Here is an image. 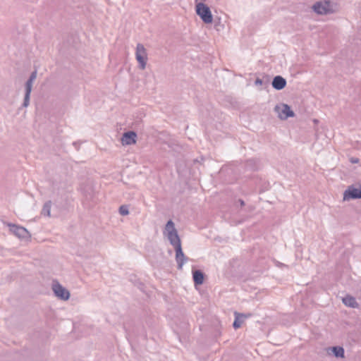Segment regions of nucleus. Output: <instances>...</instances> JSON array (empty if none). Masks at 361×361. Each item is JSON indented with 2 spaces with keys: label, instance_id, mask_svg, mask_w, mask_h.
<instances>
[{
  "label": "nucleus",
  "instance_id": "f257e3e1",
  "mask_svg": "<svg viewBox=\"0 0 361 361\" xmlns=\"http://www.w3.org/2000/svg\"><path fill=\"white\" fill-rule=\"evenodd\" d=\"M197 14L200 17L204 23H212L213 16L210 8L202 2H197L195 6Z\"/></svg>",
  "mask_w": 361,
  "mask_h": 361
},
{
  "label": "nucleus",
  "instance_id": "f03ea898",
  "mask_svg": "<svg viewBox=\"0 0 361 361\" xmlns=\"http://www.w3.org/2000/svg\"><path fill=\"white\" fill-rule=\"evenodd\" d=\"M275 110L281 119H286L288 117H293L294 116V113L290 109V106L285 104L276 106Z\"/></svg>",
  "mask_w": 361,
  "mask_h": 361
},
{
  "label": "nucleus",
  "instance_id": "7ed1b4c3",
  "mask_svg": "<svg viewBox=\"0 0 361 361\" xmlns=\"http://www.w3.org/2000/svg\"><path fill=\"white\" fill-rule=\"evenodd\" d=\"M136 59L142 69H145L147 59L146 49L142 44H137L136 50Z\"/></svg>",
  "mask_w": 361,
  "mask_h": 361
},
{
  "label": "nucleus",
  "instance_id": "20e7f679",
  "mask_svg": "<svg viewBox=\"0 0 361 361\" xmlns=\"http://www.w3.org/2000/svg\"><path fill=\"white\" fill-rule=\"evenodd\" d=\"M314 11L319 14H326L334 11L329 1L319 2L314 5Z\"/></svg>",
  "mask_w": 361,
  "mask_h": 361
},
{
  "label": "nucleus",
  "instance_id": "39448f33",
  "mask_svg": "<svg viewBox=\"0 0 361 361\" xmlns=\"http://www.w3.org/2000/svg\"><path fill=\"white\" fill-rule=\"evenodd\" d=\"M361 198V187L355 188L353 186L349 187L345 190L343 195L344 200H348L350 199Z\"/></svg>",
  "mask_w": 361,
  "mask_h": 361
},
{
  "label": "nucleus",
  "instance_id": "423d86ee",
  "mask_svg": "<svg viewBox=\"0 0 361 361\" xmlns=\"http://www.w3.org/2000/svg\"><path fill=\"white\" fill-rule=\"evenodd\" d=\"M52 289L56 295L61 299L68 300L69 298V292L63 286H61L59 283H54L53 284Z\"/></svg>",
  "mask_w": 361,
  "mask_h": 361
},
{
  "label": "nucleus",
  "instance_id": "0eeeda50",
  "mask_svg": "<svg viewBox=\"0 0 361 361\" xmlns=\"http://www.w3.org/2000/svg\"><path fill=\"white\" fill-rule=\"evenodd\" d=\"M36 77H37V72L35 71L32 73L30 79L28 80V81L26 83V94H25V102H24L25 106H27V104H28L30 94V92L32 90V82L35 80Z\"/></svg>",
  "mask_w": 361,
  "mask_h": 361
},
{
  "label": "nucleus",
  "instance_id": "6e6552de",
  "mask_svg": "<svg viewBox=\"0 0 361 361\" xmlns=\"http://www.w3.org/2000/svg\"><path fill=\"white\" fill-rule=\"evenodd\" d=\"M136 134L134 132L124 133L121 138L123 145H131L135 143Z\"/></svg>",
  "mask_w": 361,
  "mask_h": 361
},
{
  "label": "nucleus",
  "instance_id": "1a4fd4ad",
  "mask_svg": "<svg viewBox=\"0 0 361 361\" xmlns=\"http://www.w3.org/2000/svg\"><path fill=\"white\" fill-rule=\"evenodd\" d=\"M174 248L176 250V261L178 264L179 268L181 269L185 260L184 254L181 249V244L176 245Z\"/></svg>",
  "mask_w": 361,
  "mask_h": 361
},
{
  "label": "nucleus",
  "instance_id": "9d476101",
  "mask_svg": "<svg viewBox=\"0 0 361 361\" xmlns=\"http://www.w3.org/2000/svg\"><path fill=\"white\" fill-rule=\"evenodd\" d=\"M234 314L235 321L233 322V327L235 329L240 328L244 322L245 319L250 316V314H243L238 312H235Z\"/></svg>",
  "mask_w": 361,
  "mask_h": 361
},
{
  "label": "nucleus",
  "instance_id": "9b49d317",
  "mask_svg": "<svg viewBox=\"0 0 361 361\" xmlns=\"http://www.w3.org/2000/svg\"><path fill=\"white\" fill-rule=\"evenodd\" d=\"M286 85V80L281 76H276L272 81V86L276 90H282Z\"/></svg>",
  "mask_w": 361,
  "mask_h": 361
},
{
  "label": "nucleus",
  "instance_id": "f8f14e48",
  "mask_svg": "<svg viewBox=\"0 0 361 361\" xmlns=\"http://www.w3.org/2000/svg\"><path fill=\"white\" fill-rule=\"evenodd\" d=\"M168 239L170 240L171 245L176 247L178 245H180V240L178 235L177 231H170V233L165 234Z\"/></svg>",
  "mask_w": 361,
  "mask_h": 361
},
{
  "label": "nucleus",
  "instance_id": "ddd939ff",
  "mask_svg": "<svg viewBox=\"0 0 361 361\" xmlns=\"http://www.w3.org/2000/svg\"><path fill=\"white\" fill-rule=\"evenodd\" d=\"M193 280L195 285H201L204 281V275L200 271H195L193 272Z\"/></svg>",
  "mask_w": 361,
  "mask_h": 361
},
{
  "label": "nucleus",
  "instance_id": "4468645a",
  "mask_svg": "<svg viewBox=\"0 0 361 361\" xmlns=\"http://www.w3.org/2000/svg\"><path fill=\"white\" fill-rule=\"evenodd\" d=\"M343 302L345 305L352 307H355L357 305L355 298L353 297L349 296V295L343 298Z\"/></svg>",
  "mask_w": 361,
  "mask_h": 361
},
{
  "label": "nucleus",
  "instance_id": "2eb2a0df",
  "mask_svg": "<svg viewBox=\"0 0 361 361\" xmlns=\"http://www.w3.org/2000/svg\"><path fill=\"white\" fill-rule=\"evenodd\" d=\"M12 231L20 237L24 236L27 233V231L24 228L16 226H12Z\"/></svg>",
  "mask_w": 361,
  "mask_h": 361
},
{
  "label": "nucleus",
  "instance_id": "dca6fc26",
  "mask_svg": "<svg viewBox=\"0 0 361 361\" xmlns=\"http://www.w3.org/2000/svg\"><path fill=\"white\" fill-rule=\"evenodd\" d=\"M332 351L335 354L336 357H343L344 355V350L343 348L341 347H334L332 348Z\"/></svg>",
  "mask_w": 361,
  "mask_h": 361
},
{
  "label": "nucleus",
  "instance_id": "f3484780",
  "mask_svg": "<svg viewBox=\"0 0 361 361\" xmlns=\"http://www.w3.org/2000/svg\"><path fill=\"white\" fill-rule=\"evenodd\" d=\"M176 231L174 227V224L173 223L172 221L170 220L167 222V224L166 225L165 234L170 233V231Z\"/></svg>",
  "mask_w": 361,
  "mask_h": 361
},
{
  "label": "nucleus",
  "instance_id": "a211bd4d",
  "mask_svg": "<svg viewBox=\"0 0 361 361\" xmlns=\"http://www.w3.org/2000/svg\"><path fill=\"white\" fill-rule=\"evenodd\" d=\"M120 214L121 215H127L128 214V209L126 206H121L119 209Z\"/></svg>",
  "mask_w": 361,
  "mask_h": 361
}]
</instances>
